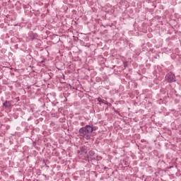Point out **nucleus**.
Masks as SVG:
<instances>
[{"label":"nucleus","mask_w":181,"mask_h":181,"mask_svg":"<svg viewBox=\"0 0 181 181\" xmlns=\"http://www.w3.org/2000/svg\"><path fill=\"white\" fill-rule=\"evenodd\" d=\"M94 128H93L90 125H86L84 127H82L79 129V134L81 136L85 138V139H90L91 134H93V131H94Z\"/></svg>","instance_id":"obj_1"},{"label":"nucleus","mask_w":181,"mask_h":181,"mask_svg":"<svg viewBox=\"0 0 181 181\" xmlns=\"http://www.w3.org/2000/svg\"><path fill=\"white\" fill-rule=\"evenodd\" d=\"M165 80H167V81H168L169 83H173V81H176L175 74L172 73L168 74L165 76Z\"/></svg>","instance_id":"obj_2"},{"label":"nucleus","mask_w":181,"mask_h":181,"mask_svg":"<svg viewBox=\"0 0 181 181\" xmlns=\"http://www.w3.org/2000/svg\"><path fill=\"white\" fill-rule=\"evenodd\" d=\"M11 103H9V102H6V103H4V107H10Z\"/></svg>","instance_id":"obj_3"},{"label":"nucleus","mask_w":181,"mask_h":181,"mask_svg":"<svg viewBox=\"0 0 181 181\" xmlns=\"http://www.w3.org/2000/svg\"><path fill=\"white\" fill-rule=\"evenodd\" d=\"M96 100L98 101L99 103H104V100H103V99H101V98H96Z\"/></svg>","instance_id":"obj_4"},{"label":"nucleus","mask_w":181,"mask_h":181,"mask_svg":"<svg viewBox=\"0 0 181 181\" xmlns=\"http://www.w3.org/2000/svg\"><path fill=\"white\" fill-rule=\"evenodd\" d=\"M82 153H87V152H85V151H82Z\"/></svg>","instance_id":"obj_5"},{"label":"nucleus","mask_w":181,"mask_h":181,"mask_svg":"<svg viewBox=\"0 0 181 181\" xmlns=\"http://www.w3.org/2000/svg\"><path fill=\"white\" fill-rule=\"evenodd\" d=\"M87 156V154L85 156V157Z\"/></svg>","instance_id":"obj_6"}]
</instances>
